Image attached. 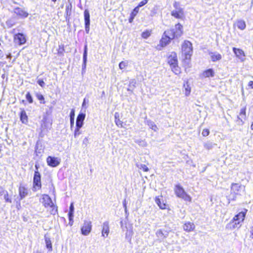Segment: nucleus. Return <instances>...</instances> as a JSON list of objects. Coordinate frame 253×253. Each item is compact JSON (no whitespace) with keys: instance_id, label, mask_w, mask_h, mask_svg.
I'll return each instance as SVG.
<instances>
[{"instance_id":"nucleus-11","label":"nucleus","mask_w":253,"mask_h":253,"mask_svg":"<svg viewBox=\"0 0 253 253\" xmlns=\"http://www.w3.org/2000/svg\"><path fill=\"white\" fill-rule=\"evenodd\" d=\"M34 184L35 190L39 189L41 187V175L39 172L36 171L34 176Z\"/></svg>"},{"instance_id":"nucleus-12","label":"nucleus","mask_w":253,"mask_h":253,"mask_svg":"<svg viewBox=\"0 0 253 253\" xmlns=\"http://www.w3.org/2000/svg\"><path fill=\"white\" fill-rule=\"evenodd\" d=\"M84 18L85 22V31L87 33H88L90 25V15L87 9H85L84 11Z\"/></svg>"},{"instance_id":"nucleus-35","label":"nucleus","mask_w":253,"mask_h":253,"mask_svg":"<svg viewBox=\"0 0 253 253\" xmlns=\"http://www.w3.org/2000/svg\"><path fill=\"white\" fill-rule=\"evenodd\" d=\"M81 128V127H78V126H76L74 134V136L75 138L77 137L79 135H80L81 134V131H80Z\"/></svg>"},{"instance_id":"nucleus-20","label":"nucleus","mask_w":253,"mask_h":253,"mask_svg":"<svg viewBox=\"0 0 253 253\" xmlns=\"http://www.w3.org/2000/svg\"><path fill=\"white\" fill-rule=\"evenodd\" d=\"M246 107L245 106L242 108L240 110L239 116L238 117V119L241 121L242 124H243L244 123L243 120H246Z\"/></svg>"},{"instance_id":"nucleus-28","label":"nucleus","mask_w":253,"mask_h":253,"mask_svg":"<svg viewBox=\"0 0 253 253\" xmlns=\"http://www.w3.org/2000/svg\"><path fill=\"white\" fill-rule=\"evenodd\" d=\"M233 50L237 57L239 58H241L242 55L245 56L244 52L242 49L233 47Z\"/></svg>"},{"instance_id":"nucleus-45","label":"nucleus","mask_w":253,"mask_h":253,"mask_svg":"<svg viewBox=\"0 0 253 253\" xmlns=\"http://www.w3.org/2000/svg\"><path fill=\"white\" fill-rule=\"evenodd\" d=\"M74 207L73 206V204L72 203L70 207V211H69V213H70V214H72V213H74Z\"/></svg>"},{"instance_id":"nucleus-49","label":"nucleus","mask_w":253,"mask_h":253,"mask_svg":"<svg viewBox=\"0 0 253 253\" xmlns=\"http://www.w3.org/2000/svg\"><path fill=\"white\" fill-rule=\"evenodd\" d=\"M248 86L253 88V81H250L248 83Z\"/></svg>"},{"instance_id":"nucleus-51","label":"nucleus","mask_w":253,"mask_h":253,"mask_svg":"<svg viewBox=\"0 0 253 253\" xmlns=\"http://www.w3.org/2000/svg\"><path fill=\"white\" fill-rule=\"evenodd\" d=\"M134 17H133V16H131V17L129 20V22H132V21L133 20Z\"/></svg>"},{"instance_id":"nucleus-14","label":"nucleus","mask_w":253,"mask_h":253,"mask_svg":"<svg viewBox=\"0 0 253 253\" xmlns=\"http://www.w3.org/2000/svg\"><path fill=\"white\" fill-rule=\"evenodd\" d=\"M168 63L170 66L177 64V59L176 53L172 52L168 57Z\"/></svg>"},{"instance_id":"nucleus-2","label":"nucleus","mask_w":253,"mask_h":253,"mask_svg":"<svg viewBox=\"0 0 253 253\" xmlns=\"http://www.w3.org/2000/svg\"><path fill=\"white\" fill-rule=\"evenodd\" d=\"M40 202L42 204L45 208L48 207L51 208L50 213L55 215L57 213V207L54 205L51 199L48 195L43 194L40 199Z\"/></svg>"},{"instance_id":"nucleus-3","label":"nucleus","mask_w":253,"mask_h":253,"mask_svg":"<svg viewBox=\"0 0 253 253\" xmlns=\"http://www.w3.org/2000/svg\"><path fill=\"white\" fill-rule=\"evenodd\" d=\"M246 212L241 211L235 215L233 220L227 225V227L230 228H239L241 226V222L245 219Z\"/></svg>"},{"instance_id":"nucleus-40","label":"nucleus","mask_w":253,"mask_h":253,"mask_svg":"<svg viewBox=\"0 0 253 253\" xmlns=\"http://www.w3.org/2000/svg\"><path fill=\"white\" fill-rule=\"evenodd\" d=\"M26 99L27 101L30 103L33 102V99L32 97L29 92L27 93L26 95Z\"/></svg>"},{"instance_id":"nucleus-10","label":"nucleus","mask_w":253,"mask_h":253,"mask_svg":"<svg viewBox=\"0 0 253 253\" xmlns=\"http://www.w3.org/2000/svg\"><path fill=\"white\" fill-rule=\"evenodd\" d=\"M231 191L236 194H238L241 191H245V186L238 183H232L231 187Z\"/></svg>"},{"instance_id":"nucleus-24","label":"nucleus","mask_w":253,"mask_h":253,"mask_svg":"<svg viewBox=\"0 0 253 253\" xmlns=\"http://www.w3.org/2000/svg\"><path fill=\"white\" fill-rule=\"evenodd\" d=\"M20 120L23 124L28 123V117L24 110H22L20 113Z\"/></svg>"},{"instance_id":"nucleus-44","label":"nucleus","mask_w":253,"mask_h":253,"mask_svg":"<svg viewBox=\"0 0 253 253\" xmlns=\"http://www.w3.org/2000/svg\"><path fill=\"white\" fill-rule=\"evenodd\" d=\"M202 134L204 136H207L209 134V130L207 129H205L203 130Z\"/></svg>"},{"instance_id":"nucleus-38","label":"nucleus","mask_w":253,"mask_h":253,"mask_svg":"<svg viewBox=\"0 0 253 253\" xmlns=\"http://www.w3.org/2000/svg\"><path fill=\"white\" fill-rule=\"evenodd\" d=\"M4 195V199L6 202L11 203V200L8 198V194L7 191H6Z\"/></svg>"},{"instance_id":"nucleus-27","label":"nucleus","mask_w":253,"mask_h":253,"mask_svg":"<svg viewBox=\"0 0 253 253\" xmlns=\"http://www.w3.org/2000/svg\"><path fill=\"white\" fill-rule=\"evenodd\" d=\"M44 239L46 248L48 249V251L49 252H51L52 250V247L50 238L47 237L46 235H45Z\"/></svg>"},{"instance_id":"nucleus-46","label":"nucleus","mask_w":253,"mask_h":253,"mask_svg":"<svg viewBox=\"0 0 253 253\" xmlns=\"http://www.w3.org/2000/svg\"><path fill=\"white\" fill-rule=\"evenodd\" d=\"M6 191L3 187L0 186V197L3 195Z\"/></svg>"},{"instance_id":"nucleus-32","label":"nucleus","mask_w":253,"mask_h":253,"mask_svg":"<svg viewBox=\"0 0 253 253\" xmlns=\"http://www.w3.org/2000/svg\"><path fill=\"white\" fill-rule=\"evenodd\" d=\"M156 236L160 239H163L166 238V236L164 235L163 231L161 230H158L157 231L156 233Z\"/></svg>"},{"instance_id":"nucleus-41","label":"nucleus","mask_w":253,"mask_h":253,"mask_svg":"<svg viewBox=\"0 0 253 253\" xmlns=\"http://www.w3.org/2000/svg\"><path fill=\"white\" fill-rule=\"evenodd\" d=\"M139 11V8L138 7H136L133 10V11L131 12V16H133V17H135V15L137 14Z\"/></svg>"},{"instance_id":"nucleus-8","label":"nucleus","mask_w":253,"mask_h":253,"mask_svg":"<svg viewBox=\"0 0 253 253\" xmlns=\"http://www.w3.org/2000/svg\"><path fill=\"white\" fill-rule=\"evenodd\" d=\"M91 222L90 221H84L83 226L81 228L82 234L86 236L90 232L91 230Z\"/></svg>"},{"instance_id":"nucleus-25","label":"nucleus","mask_w":253,"mask_h":253,"mask_svg":"<svg viewBox=\"0 0 253 253\" xmlns=\"http://www.w3.org/2000/svg\"><path fill=\"white\" fill-rule=\"evenodd\" d=\"M210 55H211V59L213 62L220 60L222 58L221 55L218 53H212V52L210 54Z\"/></svg>"},{"instance_id":"nucleus-5","label":"nucleus","mask_w":253,"mask_h":253,"mask_svg":"<svg viewBox=\"0 0 253 253\" xmlns=\"http://www.w3.org/2000/svg\"><path fill=\"white\" fill-rule=\"evenodd\" d=\"M174 192L176 195L178 197L183 199L185 201L191 202V197L190 195L187 194V193L184 191V189L180 185H175L174 188Z\"/></svg>"},{"instance_id":"nucleus-21","label":"nucleus","mask_w":253,"mask_h":253,"mask_svg":"<svg viewBox=\"0 0 253 253\" xmlns=\"http://www.w3.org/2000/svg\"><path fill=\"white\" fill-rule=\"evenodd\" d=\"M214 75L215 72L212 69H208L202 73V76L204 78L213 77Z\"/></svg>"},{"instance_id":"nucleus-52","label":"nucleus","mask_w":253,"mask_h":253,"mask_svg":"<svg viewBox=\"0 0 253 253\" xmlns=\"http://www.w3.org/2000/svg\"><path fill=\"white\" fill-rule=\"evenodd\" d=\"M85 99H84V101H83V104H82V106H83V107H84V105H85Z\"/></svg>"},{"instance_id":"nucleus-39","label":"nucleus","mask_w":253,"mask_h":253,"mask_svg":"<svg viewBox=\"0 0 253 253\" xmlns=\"http://www.w3.org/2000/svg\"><path fill=\"white\" fill-rule=\"evenodd\" d=\"M36 96L39 100L41 101V103H44V102L43 101L44 97L42 94L37 93Z\"/></svg>"},{"instance_id":"nucleus-55","label":"nucleus","mask_w":253,"mask_h":253,"mask_svg":"<svg viewBox=\"0 0 253 253\" xmlns=\"http://www.w3.org/2000/svg\"><path fill=\"white\" fill-rule=\"evenodd\" d=\"M53 2H54V3L56 1V0H51Z\"/></svg>"},{"instance_id":"nucleus-47","label":"nucleus","mask_w":253,"mask_h":253,"mask_svg":"<svg viewBox=\"0 0 253 253\" xmlns=\"http://www.w3.org/2000/svg\"><path fill=\"white\" fill-rule=\"evenodd\" d=\"M38 84H39L40 86H41L42 87H43V86H44V84H44V82H43V81H42V80H38Z\"/></svg>"},{"instance_id":"nucleus-36","label":"nucleus","mask_w":253,"mask_h":253,"mask_svg":"<svg viewBox=\"0 0 253 253\" xmlns=\"http://www.w3.org/2000/svg\"><path fill=\"white\" fill-rule=\"evenodd\" d=\"M204 147L206 149L210 150L212 148L213 144L211 142H208L205 144H204Z\"/></svg>"},{"instance_id":"nucleus-9","label":"nucleus","mask_w":253,"mask_h":253,"mask_svg":"<svg viewBox=\"0 0 253 253\" xmlns=\"http://www.w3.org/2000/svg\"><path fill=\"white\" fill-rule=\"evenodd\" d=\"M60 159L57 157L48 156L46 159V162L48 166L52 167H55L60 163Z\"/></svg>"},{"instance_id":"nucleus-1","label":"nucleus","mask_w":253,"mask_h":253,"mask_svg":"<svg viewBox=\"0 0 253 253\" xmlns=\"http://www.w3.org/2000/svg\"><path fill=\"white\" fill-rule=\"evenodd\" d=\"M183 34V27L178 23L175 26V28L166 31L160 42V44L157 45V49L161 50V47L166 46L169 43L170 41L174 38L180 37Z\"/></svg>"},{"instance_id":"nucleus-26","label":"nucleus","mask_w":253,"mask_h":253,"mask_svg":"<svg viewBox=\"0 0 253 253\" xmlns=\"http://www.w3.org/2000/svg\"><path fill=\"white\" fill-rule=\"evenodd\" d=\"M145 124L147 125L150 128L154 130L155 131H157L158 129L157 126L155 124V123L151 121V120H146L145 122Z\"/></svg>"},{"instance_id":"nucleus-15","label":"nucleus","mask_w":253,"mask_h":253,"mask_svg":"<svg viewBox=\"0 0 253 253\" xmlns=\"http://www.w3.org/2000/svg\"><path fill=\"white\" fill-rule=\"evenodd\" d=\"M85 117V114L84 113H80L77 117L76 121V126L82 127L84 124V121Z\"/></svg>"},{"instance_id":"nucleus-43","label":"nucleus","mask_w":253,"mask_h":253,"mask_svg":"<svg viewBox=\"0 0 253 253\" xmlns=\"http://www.w3.org/2000/svg\"><path fill=\"white\" fill-rule=\"evenodd\" d=\"M69 215V219L70 220L69 224L72 225L73 223V216H74V213H72V214H70V213H68Z\"/></svg>"},{"instance_id":"nucleus-17","label":"nucleus","mask_w":253,"mask_h":253,"mask_svg":"<svg viewBox=\"0 0 253 253\" xmlns=\"http://www.w3.org/2000/svg\"><path fill=\"white\" fill-rule=\"evenodd\" d=\"M109 233V226L108 221L104 222L102 225V236L107 237Z\"/></svg>"},{"instance_id":"nucleus-19","label":"nucleus","mask_w":253,"mask_h":253,"mask_svg":"<svg viewBox=\"0 0 253 253\" xmlns=\"http://www.w3.org/2000/svg\"><path fill=\"white\" fill-rule=\"evenodd\" d=\"M162 196L156 197L155 198V202L160 209L163 210L166 209L167 205L163 201L162 202Z\"/></svg>"},{"instance_id":"nucleus-4","label":"nucleus","mask_w":253,"mask_h":253,"mask_svg":"<svg viewBox=\"0 0 253 253\" xmlns=\"http://www.w3.org/2000/svg\"><path fill=\"white\" fill-rule=\"evenodd\" d=\"M174 9L171 12V15L176 19H183L185 17L183 8L179 2L175 1L173 4Z\"/></svg>"},{"instance_id":"nucleus-31","label":"nucleus","mask_w":253,"mask_h":253,"mask_svg":"<svg viewBox=\"0 0 253 253\" xmlns=\"http://www.w3.org/2000/svg\"><path fill=\"white\" fill-rule=\"evenodd\" d=\"M87 45H85L83 54L84 66L85 68L87 61Z\"/></svg>"},{"instance_id":"nucleus-37","label":"nucleus","mask_w":253,"mask_h":253,"mask_svg":"<svg viewBox=\"0 0 253 253\" xmlns=\"http://www.w3.org/2000/svg\"><path fill=\"white\" fill-rule=\"evenodd\" d=\"M127 65V62L122 61L119 64V68L120 69H125Z\"/></svg>"},{"instance_id":"nucleus-34","label":"nucleus","mask_w":253,"mask_h":253,"mask_svg":"<svg viewBox=\"0 0 253 253\" xmlns=\"http://www.w3.org/2000/svg\"><path fill=\"white\" fill-rule=\"evenodd\" d=\"M150 35L151 31L149 30L143 32L141 34L142 37L144 39H147Z\"/></svg>"},{"instance_id":"nucleus-7","label":"nucleus","mask_w":253,"mask_h":253,"mask_svg":"<svg viewBox=\"0 0 253 253\" xmlns=\"http://www.w3.org/2000/svg\"><path fill=\"white\" fill-rule=\"evenodd\" d=\"M12 13L18 19H25L29 16V13L24 7H15L13 8Z\"/></svg>"},{"instance_id":"nucleus-22","label":"nucleus","mask_w":253,"mask_h":253,"mask_svg":"<svg viewBox=\"0 0 253 253\" xmlns=\"http://www.w3.org/2000/svg\"><path fill=\"white\" fill-rule=\"evenodd\" d=\"M195 228V225L194 223L190 222H186L183 225V229L185 231L187 232H190L193 231Z\"/></svg>"},{"instance_id":"nucleus-54","label":"nucleus","mask_w":253,"mask_h":253,"mask_svg":"<svg viewBox=\"0 0 253 253\" xmlns=\"http://www.w3.org/2000/svg\"><path fill=\"white\" fill-rule=\"evenodd\" d=\"M36 253H42L41 252H39V251H37L36 252Z\"/></svg>"},{"instance_id":"nucleus-50","label":"nucleus","mask_w":253,"mask_h":253,"mask_svg":"<svg viewBox=\"0 0 253 253\" xmlns=\"http://www.w3.org/2000/svg\"><path fill=\"white\" fill-rule=\"evenodd\" d=\"M123 205H124V207L125 208V209L126 210V200H125L124 203H123Z\"/></svg>"},{"instance_id":"nucleus-57","label":"nucleus","mask_w":253,"mask_h":253,"mask_svg":"<svg viewBox=\"0 0 253 253\" xmlns=\"http://www.w3.org/2000/svg\"><path fill=\"white\" fill-rule=\"evenodd\" d=\"M36 168L37 169H38L37 166L36 165Z\"/></svg>"},{"instance_id":"nucleus-48","label":"nucleus","mask_w":253,"mask_h":253,"mask_svg":"<svg viewBox=\"0 0 253 253\" xmlns=\"http://www.w3.org/2000/svg\"><path fill=\"white\" fill-rule=\"evenodd\" d=\"M116 124L117 126H121V127H123V126H122V122L119 120L118 119V120H116Z\"/></svg>"},{"instance_id":"nucleus-13","label":"nucleus","mask_w":253,"mask_h":253,"mask_svg":"<svg viewBox=\"0 0 253 253\" xmlns=\"http://www.w3.org/2000/svg\"><path fill=\"white\" fill-rule=\"evenodd\" d=\"M14 42L19 45L23 44L26 42L25 36L21 33H18L14 36Z\"/></svg>"},{"instance_id":"nucleus-6","label":"nucleus","mask_w":253,"mask_h":253,"mask_svg":"<svg viewBox=\"0 0 253 253\" xmlns=\"http://www.w3.org/2000/svg\"><path fill=\"white\" fill-rule=\"evenodd\" d=\"M182 52L185 56L186 60H189L192 53V44L187 41H184L182 45Z\"/></svg>"},{"instance_id":"nucleus-42","label":"nucleus","mask_w":253,"mask_h":253,"mask_svg":"<svg viewBox=\"0 0 253 253\" xmlns=\"http://www.w3.org/2000/svg\"><path fill=\"white\" fill-rule=\"evenodd\" d=\"M148 0H143L141 1L140 2H139L137 7H138V8H139V7L145 5L148 2Z\"/></svg>"},{"instance_id":"nucleus-29","label":"nucleus","mask_w":253,"mask_h":253,"mask_svg":"<svg viewBox=\"0 0 253 253\" xmlns=\"http://www.w3.org/2000/svg\"><path fill=\"white\" fill-rule=\"evenodd\" d=\"M74 117H75V110L72 109L70 114V126L72 128L74 125Z\"/></svg>"},{"instance_id":"nucleus-16","label":"nucleus","mask_w":253,"mask_h":253,"mask_svg":"<svg viewBox=\"0 0 253 253\" xmlns=\"http://www.w3.org/2000/svg\"><path fill=\"white\" fill-rule=\"evenodd\" d=\"M234 27H237L241 30H244L246 27V24L243 20H238L234 24Z\"/></svg>"},{"instance_id":"nucleus-56","label":"nucleus","mask_w":253,"mask_h":253,"mask_svg":"<svg viewBox=\"0 0 253 253\" xmlns=\"http://www.w3.org/2000/svg\"><path fill=\"white\" fill-rule=\"evenodd\" d=\"M125 211L126 213H127V208L126 209V210L125 209Z\"/></svg>"},{"instance_id":"nucleus-18","label":"nucleus","mask_w":253,"mask_h":253,"mask_svg":"<svg viewBox=\"0 0 253 253\" xmlns=\"http://www.w3.org/2000/svg\"><path fill=\"white\" fill-rule=\"evenodd\" d=\"M19 193L20 199L22 200L27 196L28 193V189L22 185H20L19 188Z\"/></svg>"},{"instance_id":"nucleus-53","label":"nucleus","mask_w":253,"mask_h":253,"mask_svg":"<svg viewBox=\"0 0 253 253\" xmlns=\"http://www.w3.org/2000/svg\"><path fill=\"white\" fill-rule=\"evenodd\" d=\"M117 113H116L115 115V118L116 119H117Z\"/></svg>"},{"instance_id":"nucleus-23","label":"nucleus","mask_w":253,"mask_h":253,"mask_svg":"<svg viewBox=\"0 0 253 253\" xmlns=\"http://www.w3.org/2000/svg\"><path fill=\"white\" fill-rule=\"evenodd\" d=\"M184 92L186 96H189L191 92V87L188 82H186L183 84Z\"/></svg>"},{"instance_id":"nucleus-33","label":"nucleus","mask_w":253,"mask_h":253,"mask_svg":"<svg viewBox=\"0 0 253 253\" xmlns=\"http://www.w3.org/2000/svg\"><path fill=\"white\" fill-rule=\"evenodd\" d=\"M137 167L139 169H142L144 171H148L149 170V169L148 167L144 164H137Z\"/></svg>"},{"instance_id":"nucleus-30","label":"nucleus","mask_w":253,"mask_h":253,"mask_svg":"<svg viewBox=\"0 0 253 253\" xmlns=\"http://www.w3.org/2000/svg\"><path fill=\"white\" fill-rule=\"evenodd\" d=\"M170 67L172 72L176 75L179 74L180 73V69L178 66L177 64L172 65Z\"/></svg>"}]
</instances>
